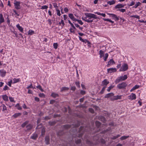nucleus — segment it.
<instances>
[{"mask_svg":"<svg viewBox=\"0 0 146 146\" xmlns=\"http://www.w3.org/2000/svg\"><path fill=\"white\" fill-rule=\"evenodd\" d=\"M45 131V129L44 128H42L41 130V133L42 135H43L44 134Z\"/></svg>","mask_w":146,"mask_h":146,"instance_id":"obj_50","label":"nucleus"},{"mask_svg":"<svg viewBox=\"0 0 146 146\" xmlns=\"http://www.w3.org/2000/svg\"><path fill=\"white\" fill-rule=\"evenodd\" d=\"M75 83L77 87H78V88H80V83L78 82H76Z\"/></svg>","mask_w":146,"mask_h":146,"instance_id":"obj_52","label":"nucleus"},{"mask_svg":"<svg viewBox=\"0 0 146 146\" xmlns=\"http://www.w3.org/2000/svg\"><path fill=\"white\" fill-rule=\"evenodd\" d=\"M29 122V121H27L25 122L21 125V126L22 127H24L25 126L27 125Z\"/></svg>","mask_w":146,"mask_h":146,"instance_id":"obj_27","label":"nucleus"},{"mask_svg":"<svg viewBox=\"0 0 146 146\" xmlns=\"http://www.w3.org/2000/svg\"><path fill=\"white\" fill-rule=\"evenodd\" d=\"M9 99L10 101L11 102H15V101H14V98L12 97H9Z\"/></svg>","mask_w":146,"mask_h":146,"instance_id":"obj_57","label":"nucleus"},{"mask_svg":"<svg viewBox=\"0 0 146 146\" xmlns=\"http://www.w3.org/2000/svg\"><path fill=\"white\" fill-rule=\"evenodd\" d=\"M100 120L104 122H105L106 121L105 118L103 116H100L99 117Z\"/></svg>","mask_w":146,"mask_h":146,"instance_id":"obj_23","label":"nucleus"},{"mask_svg":"<svg viewBox=\"0 0 146 146\" xmlns=\"http://www.w3.org/2000/svg\"><path fill=\"white\" fill-rule=\"evenodd\" d=\"M33 125L31 124H29L27 125L26 126L27 128V131H29L31 130L33 128Z\"/></svg>","mask_w":146,"mask_h":146,"instance_id":"obj_15","label":"nucleus"},{"mask_svg":"<svg viewBox=\"0 0 146 146\" xmlns=\"http://www.w3.org/2000/svg\"><path fill=\"white\" fill-rule=\"evenodd\" d=\"M96 124L97 127L99 128V127L101 125V123L98 121H96Z\"/></svg>","mask_w":146,"mask_h":146,"instance_id":"obj_37","label":"nucleus"},{"mask_svg":"<svg viewBox=\"0 0 146 146\" xmlns=\"http://www.w3.org/2000/svg\"><path fill=\"white\" fill-rule=\"evenodd\" d=\"M30 88H34L33 87V86L32 84H31L30 86H28L27 88V89H29Z\"/></svg>","mask_w":146,"mask_h":146,"instance_id":"obj_59","label":"nucleus"},{"mask_svg":"<svg viewBox=\"0 0 146 146\" xmlns=\"http://www.w3.org/2000/svg\"><path fill=\"white\" fill-rule=\"evenodd\" d=\"M75 143L76 144H78L80 143L81 142V140L80 139H78L77 140H75Z\"/></svg>","mask_w":146,"mask_h":146,"instance_id":"obj_45","label":"nucleus"},{"mask_svg":"<svg viewBox=\"0 0 146 146\" xmlns=\"http://www.w3.org/2000/svg\"><path fill=\"white\" fill-rule=\"evenodd\" d=\"M15 107H17V109L19 110H21L22 109V108L20 106L19 104H17L15 105Z\"/></svg>","mask_w":146,"mask_h":146,"instance_id":"obj_38","label":"nucleus"},{"mask_svg":"<svg viewBox=\"0 0 146 146\" xmlns=\"http://www.w3.org/2000/svg\"><path fill=\"white\" fill-rule=\"evenodd\" d=\"M99 54L100 55V58H101L104 56V52L102 50H100L99 51Z\"/></svg>","mask_w":146,"mask_h":146,"instance_id":"obj_32","label":"nucleus"},{"mask_svg":"<svg viewBox=\"0 0 146 146\" xmlns=\"http://www.w3.org/2000/svg\"><path fill=\"white\" fill-rule=\"evenodd\" d=\"M45 143L46 144L48 145L49 144L50 137L49 136H46L45 137Z\"/></svg>","mask_w":146,"mask_h":146,"instance_id":"obj_18","label":"nucleus"},{"mask_svg":"<svg viewBox=\"0 0 146 146\" xmlns=\"http://www.w3.org/2000/svg\"><path fill=\"white\" fill-rule=\"evenodd\" d=\"M35 34V32L32 30H29L28 32V35H31L34 34Z\"/></svg>","mask_w":146,"mask_h":146,"instance_id":"obj_20","label":"nucleus"},{"mask_svg":"<svg viewBox=\"0 0 146 146\" xmlns=\"http://www.w3.org/2000/svg\"><path fill=\"white\" fill-rule=\"evenodd\" d=\"M106 88V86H104L102 89L101 92H100V93L101 94H102L103 93L104 90H105Z\"/></svg>","mask_w":146,"mask_h":146,"instance_id":"obj_44","label":"nucleus"},{"mask_svg":"<svg viewBox=\"0 0 146 146\" xmlns=\"http://www.w3.org/2000/svg\"><path fill=\"white\" fill-rule=\"evenodd\" d=\"M17 28L21 32L23 33V27L20 26L19 24L17 25L16 26Z\"/></svg>","mask_w":146,"mask_h":146,"instance_id":"obj_13","label":"nucleus"},{"mask_svg":"<svg viewBox=\"0 0 146 146\" xmlns=\"http://www.w3.org/2000/svg\"><path fill=\"white\" fill-rule=\"evenodd\" d=\"M51 96L54 98H56L59 96L58 94L56 93H52L51 95Z\"/></svg>","mask_w":146,"mask_h":146,"instance_id":"obj_21","label":"nucleus"},{"mask_svg":"<svg viewBox=\"0 0 146 146\" xmlns=\"http://www.w3.org/2000/svg\"><path fill=\"white\" fill-rule=\"evenodd\" d=\"M128 69V66L127 64H123L121 68L119 69L120 71H124L127 70Z\"/></svg>","mask_w":146,"mask_h":146,"instance_id":"obj_5","label":"nucleus"},{"mask_svg":"<svg viewBox=\"0 0 146 146\" xmlns=\"http://www.w3.org/2000/svg\"><path fill=\"white\" fill-rule=\"evenodd\" d=\"M124 7V5L122 4H119L117 5L115 7V9H118Z\"/></svg>","mask_w":146,"mask_h":146,"instance_id":"obj_22","label":"nucleus"},{"mask_svg":"<svg viewBox=\"0 0 146 146\" xmlns=\"http://www.w3.org/2000/svg\"><path fill=\"white\" fill-rule=\"evenodd\" d=\"M5 19L2 14H0V24L4 22Z\"/></svg>","mask_w":146,"mask_h":146,"instance_id":"obj_19","label":"nucleus"},{"mask_svg":"<svg viewBox=\"0 0 146 146\" xmlns=\"http://www.w3.org/2000/svg\"><path fill=\"white\" fill-rule=\"evenodd\" d=\"M83 42H84L85 43H87L88 44H89L90 43V42L86 39L84 40Z\"/></svg>","mask_w":146,"mask_h":146,"instance_id":"obj_55","label":"nucleus"},{"mask_svg":"<svg viewBox=\"0 0 146 146\" xmlns=\"http://www.w3.org/2000/svg\"><path fill=\"white\" fill-rule=\"evenodd\" d=\"M121 136V135H120L119 134H118L116 136H113V137L111 138V139L113 140L119 137H120Z\"/></svg>","mask_w":146,"mask_h":146,"instance_id":"obj_36","label":"nucleus"},{"mask_svg":"<svg viewBox=\"0 0 146 146\" xmlns=\"http://www.w3.org/2000/svg\"><path fill=\"white\" fill-rule=\"evenodd\" d=\"M86 92L85 91L83 90H81L80 91V93L82 95H84L85 94Z\"/></svg>","mask_w":146,"mask_h":146,"instance_id":"obj_64","label":"nucleus"},{"mask_svg":"<svg viewBox=\"0 0 146 146\" xmlns=\"http://www.w3.org/2000/svg\"><path fill=\"white\" fill-rule=\"evenodd\" d=\"M56 11L57 12V14L59 16H60L61 15V14L60 13V10L58 9H56Z\"/></svg>","mask_w":146,"mask_h":146,"instance_id":"obj_42","label":"nucleus"},{"mask_svg":"<svg viewBox=\"0 0 146 146\" xmlns=\"http://www.w3.org/2000/svg\"><path fill=\"white\" fill-rule=\"evenodd\" d=\"M38 137L37 135L36 134H33V135L31 136V139H36V138Z\"/></svg>","mask_w":146,"mask_h":146,"instance_id":"obj_24","label":"nucleus"},{"mask_svg":"<svg viewBox=\"0 0 146 146\" xmlns=\"http://www.w3.org/2000/svg\"><path fill=\"white\" fill-rule=\"evenodd\" d=\"M21 115V113H17L14 114L13 115V117L15 118H17L18 116H20Z\"/></svg>","mask_w":146,"mask_h":146,"instance_id":"obj_30","label":"nucleus"},{"mask_svg":"<svg viewBox=\"0 0 146 146\" xmlns=\"http://www.w3.org/2000/svg\"><path fill=\"white\" fill-rule=\"evenodd\" d=\"M107 3L110 5H111L114 4L115 3V1L113 0L111 1H108Z\"/></svg>","mask_w":146,"mask_h":146,"instance_id":"obj_28","label":"nucleus"},{"mask_svg":"<svg viewBox=\"0 0 146 146\" xmlns=\"http://www.w3.org/2000/svg\"><path fill=\"white\" fill-rule=\"evenodd\" d=\"M86 129H85L84 127L81 126L80 127L79 130V133L78 134V136H77L79 137H81L83 134L84 131Z\"/></svg>","mask_w":146,"mask_h":146,"instance_id":"obj_4","label":"nucleus"},{"mask_svg":"<svg viewBox=\"0 0 146 146\" xmlns=\"http://www.w3.org/2000/svg\"><path fill=\"white\" fill-rule=\"evenodd\" d=\"M54 48L55 49L57 48L58 46V44L57 43H54L53 44Z\"/></svg>","mask_w":146,"mask_h":146,"instance_id":"obj_53","label":"nucleus"},{"mask_svg":"<svg viewBox=\"0 0 146 146\" xmlns=\"http://www.w3.org/2000/svg\"><path fill=\"white\" fill-rule=\"evenodd\" d=\"M76 21H77L78 23L80 24L81 25H82L83 24V22L81 20H79L77 19Z\"/></svg>","mask_w":146,"mask_h":146,"instance_id":"obj_56","label":"nucleus"},{"mask_svg":"<svg viewBox=\"0 0 146 146\" xmlns=\"http://www.w3.org/2000/svg\"><path fill=\"white\" fill-rule=\"evenodd\" d=\"M109 83V81L105 79L102 82L101 86H106Z\"/></svg>","mask_w":146,"mask_h":146,"instance_id":"obj_8","label":"nucleus"},{"mask_svg":"<svg viewBox=\"0 0 146 146\" xmlns=\"http://www.w3.org/2000/svg\"><path fill=\"white\" fill-rule=\"evenodd\" d=\"M103 20L105 21L110 22L111 23H113L114 22L113 21H111L109 19L103 18Z\"/></svg>","mask_w":146,"mask_h":146,"instance_id":"obj_34","label":"nucleus"},{"mask_svg":"<svg viewBox=\"0 0 146 146\" xmlns=\"http://www.w3.org/2000/svg\"><path fill=\"white\" fill-rule=\"evenodd\" d=\"M114 94L113 93H110L108 94H106L104 96V98H110V99L111 100V98L113 97V96L114 95Z\"/></svg>","mask_w":146,"mask_h":146,"instance_id":"obj_9","label":"nucleus"},{"mask_svg":"<svg viewBox=\"0 0 146 146\" xmlns=\"http://www.w3.org/2000/svg\"><path fill=\"white\" fill-rule=\"evenodd\" d=\"M48 8V7L47 6L44 5L42 7L41 9H46Z\"/></svg>","mask_w":146,"mask_h":146,"instance_id":"obj_51","label":"nucleus"},{"mask_svg":"<svg viewBox=\"0 0 146 146\" xmlns=\"http://www.w3.org/2000/svg\"><path fill=\"white\" fill-rule=\"evenodd\" d=\"M14 4L15 5V8L16 9H19L21 8V7L20 5V3L19 2L15 1H14Z\"/></svg>","mask_w":146,"mask_h":146,"instance_id":"obj_6","label":"nucleus"},{"mask_svg":"<svg viewBox=\"0 0 146 146\" xmlns=\"http://www.w3.org/2000/svg\"><path fill=\"white\" fill-rule=\"evenodd\" d=\"M127 78V76L126 75H125L123 76H120L118 77L115 80V82L116 84H117L119 82L125 80Z\"/></svg>","mask_w":146,"mask_h":146,"instance_id":"obj_2","label":"nucleus"},{"mask_svg":"<svg viewBox=\"0 0 146 146\" xmlns=\"http://www.w3.org/2000/svg\"><path fill=\"white\" fill-rule=\"evenodd\" d=\"M0 73L1 76L2 77H3L5 76L6 72L5 71L3 70H0Z\"/></svg>","mask_w":146,"mask_h":146,"instance_id":"obj_14","label":"nucleus"},{"mask_svg":"<svg viewBox=\"0 0 146 146\" xmlns=\"http://www.w3.org/2000/svg\"><path fill=\"white\" fill-rule=\"evenodd\" d=\"M36 88L40 90L42 92H43L44 91V90L42 89L41 86L40 85L36 86Z\"/></svg>","mask_w":146,"mask_h":146,"instance_id":"obj_41","label":"nucleus"},{"mask_svg":"<svg viewBox=\"0 0 146 146\" xmlns=\"http://www.w3.org/2000/svg\"><path fill=\"white\" fill-rule=\"evenodd\" d=\"M3 99L5 101H8V97L6 95L3 96H2Z\"/></svg>","mask_w":146,"mask_h":146,"instance_id":"obj_35","label":"nucleus"},{"mask_svg":"<svg viewBox=\"0 0 146 146\" xmlns=\"http://www.w3.org/2000/svg\"><path fill=\"white\" fill-rule=\"evenodd\" d=\"M128 99L131 100H135L136 98V96L133 93H131V94L128 97Z\"/></svg>","mask_w":146,"mask_h":146,"instance_id":"obj_11","label":"nucleus"},{"mask_svg":"<svg viewBox=\"0 0 146 146\" xmlns=\"http://www.w3.org/2000/svg\"><path fill=\"white\" fill-rule=\"evenodd\" d=\"M127 84L125 82H123L119 84L117 86V88L119 89H124L127 86Z\"/></svg>","mask_w":146,"mask_h":146,"instance_id":"obj_3","label":"nucleus"},{"mask_svg":"<svg viewBox=\"0 0 146 146\" xmlns=\"http://www.w3.org/2000/svg\"><path fill=\"white\" fill-rule=\"evenodd\" d=\"M40 121H41V119L40 118H39L37 120V124L38 125V126H37L36 127V128H38V126L39 125L38 124L39 123H40Z\"/></svg>","mask_w":146,"mask_h":146,"instance_id":"obj_47","label":"nucleus"},{"mask_svg":"<svg viewBox=\"0 0 146 146\" xmlns=\"http://www.w3.org/2000/svg\"><path fill=\"white\" fill-rule=\"evenodd\" d=\"M115 62L113 59H111L108 62V63L107 65L108 67H109L110 66L115 64Z\"/></svg>","mask_w":146,"mask_h":146,"instance_id":"obj_12","label":"nucleus"},{"mask_svg":"<svg viewBox=\"0 0 146 146\" xmlns=\"http://www.w3.org/2000/svg\"><path fill=\"white\" fill-rule=\"evenodd\" d=\"M53 5L54 7L56 8V9H57V8L58 7L57 6V4L56 3H53Z\"/></svg>","mask_w":146,"mask_h":146,"instance_id":"obj_63","label":"nucleus"},{"mask_svg":"<svg viewBox=\"0 0 146 146\" xmlns=\"http://www.w3.org/2000/svg\"><path fill=\"white\" fill-rule=\"evenodd\" d=\"M64 127L66 129H68L71 127V125H64Z\"/></svg>","mask_w":146,"mask_h":146,"instance_id":"obj_43","label":"nucleus"},{"mask_svg":"<svg viewBox=\"0 0 146 146\" xmlns=\"http://www.w3.org/2000/svg\"><path fill=\"white\" fill-rule=\"evenodd\" d=\"M131 17H135L138 19H139L140 18L139 16L137 15H132L131 16Z\"/></svg>","mask_w":146,"mask_h":146,"instance_id":"obj_49","label":"nucleus"},{"mask_svg":"<svg viewBox=\"0 0 146 146\" xmlns=\"http://www.w3.org/2000/svg\"><path fill=\"white\" fill-rule=\"evenodd\" d=\"M9 88L8 86L7 85H6L4 86V88H3V90L5 91L7 90Z\"/></svg>","mask_w":146,"mask_h":146,"instance_id":"obj_60","label":"nucleus"},{"mask_svg":"<svg viewBox=\"0 0 146 146\" xmlns=\"http://www.w3.org/2000/svg\"><path fill=\"white\" fill-rule=\"evenodd\" d=\"M121 95H117L115 96H114L113 95V97L111 98V100L114 101L118 99H121Z\"/></svg>","mask_w":146,"mask_h":146,"instance_id":"obj_7","label":"nucleus"},{"mask_svg":"<svg viewBox=\"0 0 146 146\" xmlns=\"http://www.w3.org/2000/svg\"><path fill=\"white\" fill-rule=\"evenodd\" d=\"M135 3L133 1H132L130 3L129 5V6H131L135 4Z\"/></svg>","mask_w":146,"mask_h":146,"instance_id":"obj_58","label":"nucleus"},{"mask_svg":"<svg viewBox=\"0 0 146 146\" xmlns=\"http://www.w3.org/2000/svg\"><path fill=\"white\" fill-rule=\"evenodd\" d=\"M114 86H110L109 87H108V89H107V91L109 92L110 90H111L112 88H113Z\"/></svg>","mask_w":146,"mask_h":146,"instance_id":"obj_46","label":"nucleus"},{"mask_svg":"<svg viewBox=\"0 0 146 146\" xmlns=\"http://www.w3.org/2000/svg\"><path fill=\"white\" fill-rule=\"evenodd\" d=\"M108 14L110 15H111L112 17H113L114 18H115V21H118L119 20V18L116 15L112 13H109Z\"/></svg>","mask_w":146,"mask_h":146,"instance_id":"obj_16","label":"nucleus"},{"mask_svg":"<svg viewBox=\"0 0 146 146\" xmlns=\"http://www.w3.org/2000/svg\"><path fill=\"white\" fill-rule=\"evenodd\" d=\"M108 56V54L106 53L105 54V56L104 57V60L106 61L107 60V59Z\"/></svg>","mask_w":146,"mask_h":146,"instance_id":"obj_40","label":"nucleus"},{"mask_svg":"<svg viewBox=\"0 0 146 146\" xmlns=\"http://www.w3.org/2000/svg\"><path fill=\"white\" fill-rule=\"evenodd\" d=\"M129 136H123L121 137L120 138V139L121 140H125L127 138L129 137Z\"/></svg>","mask_w":146,"mask_h":146,"instance_id":"obj_29","label":"nucleus"},{"mask_svg":"<svg viewBox=\"0 0 146 146\" xmlns=\"http://www.w3.org/2000/svg\"><path fill=\"white\" fill-rule=\"evenodd\" d=\"M139 86L138 85H136L134 86L130 90V92H131L134 90L138 88L139 87Z\"/></svg>","mask_w":146,"mask_h":146,"instance_id":"obj_25","label":"nucleus"},{"mask_svg":"<svg viewBox=\"0 0 146 146\" xmlns=\"http://www.w3.org/2000/svg\"><path fill=\"white\" fill-rule=\"evenodd\" d=\"M89 111L92 113H93L94 112V111L92 108H89Z\"/></svg>","mask_w":146,"mask_h":146,"instance_id":"obj_62","label":"nucleus"},{"mask_svg":"<svg viewBox=\"0 0 146 146\" xmlns=\"http://www.w3.org/2000/svg\"><path fill=\"white\" fill-rule=\"evenodd\" d=\"M40 97L41 98H44L45 97V95L43 93H40L39 94Z\"/></svg>","mask_w":146,"mask_h":146,"instance_id":"obj_48","label":"nucleus"},{"mask_svg":"<svg viewBox=\"0 0 146 146\" xmlns=\"http://www.w3.org/2000/svg\"><path fill=\"white\" fill-rule=\"evenodd\" d=\"M107 71L108 73H111L116 72L117 69L115 68H110L107 69Z\"/></svg>","mask_w":146,"mask_h":146,"instance_id":"obj_10","label":"nucleus"},{"mask_svg":"<svg viewBox=\"0 0 146 146\" xmlns=\"http://www.w3.org/2000/svg\"><path fill=\"white\" fill-rule=\"evenodd\" d=\"M69 89V88L67 87H64L62 88L61 89V92H62L63 91H65V90H68Z\"/></svg>","mask_w":146,"mask_h":146,"instance_id":"obj_39","label":"nucleus"},{"mask_svg":"<svg viewBox=\"0 0 146 146\" xmlns=\"http://www.w3.org/2000/svg\"><path fill=\"white\" fill-rule=\"evenodd\" d=\"M117 10L121 12L122 13H123L125 11V9H119L118 10Z\"/></svg>","mask_w":146,"mask_h":146,"instance_id":"obj_61","label":"nucleus"},{"mask_svg":"<svg viewBox=\"0 0 146 146\" xmlns=\"http://www.w3.org/2000/svg\"><path fill=\"white\" fill-rule=\"evenodd\" d=\"M48 123L50 126H52L56 124V122L55 121H50Z\"/></svg>","mask_w":146,"mask_h":146,"instance_id":"obj_33","label":"nucleus"},{"mask_svg":"<svg viewBox=\"0 0 146 146\" xmlns=\"http://www.w3.org/2000/svg\"><path fill=\"white\" fill-rule=\"evenodd\" d=\"M85 17L82 18L83 20L88 23H91L93 21L92 18L97 19L98 18L95 14L92 13H85Z\"/></svg>","mask_w":146,"mask_h":146,"instance_id":"obj_1","label":"nucleus"},{"mask_svg":"<svg viewBox=\"0 0 146 146\" xmlns=\"http://www.w3.org/2000/svg\"><path fill=\"white\" fill-rule=\"evenodd\" d=\"M69 17L74 21H76L77 20V19L75 18L72 14H69Z\"/></svg>","mask_w":146,"mask_h":146,"instance_id":"obj_17","label":"nucleus"},{"mask_svg":"<svg viewBox=\"0 0 146 146\" xmlns=\"http://www.w3.org/2000/svg\"><path fill=\"white\" fill-rule=\"evenodd\" d=\"M141 5V3L139 2H138L136 3V4H135V6H134L133 8H137L138 6L140 5Z\"/></svg>","mask_w":146,"mask_h":146,"instance_id":"obj_31","label":"nucleus"},{"mask_svg":"<svg viewBox=\"0 0 146 146\" xmlns=\"http://www.w3.org/2000/svg\"><path fill=\"white\" fill-rule=\"evenodd\" d=\"M13 83H16L19 82L20 81V79L18 78L17 79L16 78H14L13 79Z\"/></svg>","mask_w":146,"mask_h":146,"instance_id":"obj_26","label":"nucleus"},{"mask_svg":"<svg viewBox=\"0 0 146 146\" xmlns=\"http://www.w3.org/2000/svg\"><path fill=\"white\" fill-rule=\"evenodd\" d=\"M59 25H61V24H62L63 26H64L65 24L64 23V21L63 20H61L60 22L59 23Z\"/></svg>","mask_w":146,"mask_h":146,"instance_id":"obj_54","label":"nucleus"}]
</instances>
